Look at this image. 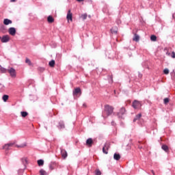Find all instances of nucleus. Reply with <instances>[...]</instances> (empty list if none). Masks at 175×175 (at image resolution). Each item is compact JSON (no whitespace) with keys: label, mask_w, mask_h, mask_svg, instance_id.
Masks as SVG:
<instances>
[{"label":"nucleus","mask_w":175,"mask_h":175,"mask_svg":"<svg viewBox=\"0 0 175 175\" xmlns=\"http://www.w3.org/2000/svg\"><path fill=\"white\" fill-rule=\"evenodd\" d=\"M167 54L168 55H170V53H167Z\"/></svg>","instance_id":"obj_40"},{"label":"nucleus","mask_w":175,"mask_h":175,"mask_svg":"<svg viewBox=\"0 0 175 175\" xmlns=\"http://www.w3.org/2000/svg\"><path fill=\"white\" fill-rule=\"evenodd\" d=\"M2 73H6V69L5 68H1V69Z\"/></svg>","instance_id":"obj_33"},{"label":"nucleus","mask_w":175,"mask_h":175,"mask_svg":"<svg viewBox=\"0 0 175 175\" xmlns=\"http://www.w3.org/2000/svg\"><path fill=\"white\" fill-rule=\"evenodd\" d=\"M111 33L117 34V32H118V28H117V27H112L111 29Z\"/></svg>","instance_id":"obj_16"},{"label":"nucleus","mask_w":175,"mask_h":175,"mask_svg":"<svg viewBox=\"0 0 175 175\" xmlns=\"http://www.w3.org/2000/svg\"><path fill=\"white\" fill-rule=\"evenodd\" d=\"M47 21L49 23V24H52V23L54 21V18L52 16H49L47 18Z\"/></svg>","instance_id":"obj_17"},{"label":"nucleus","mask_w":175,"mask_h":175,"mask_svg":"<svg viewBox=\"0 0 175 175\" xmlns=\"http://www.w3.org/2000/svg\"><path fill=\"white\" fill-rule=\"evenodd\" d=\"M37 163L38 166H43L44 165V161L42 159L38 160Z\"/></svg>","instance_id":"obj_20"},{"label":"nucleus","mask_w":175,"mask_h":175,"mask_svg":"<svg viewBox=\"0 0 175 175\" xmlns=\"http://www.w3.org/2000/svg\"><path fill=\"white\" fill-rule=\"evenodd\" d=\"M81 17L83 18V20H86L87 19V14H82Z\"/></svg>","instance_id":"obj_30"},{"label":"nucleus","mask_w":175,"mask_h":175,"mask_svg":"<svg viewBox=\"0 0 175 175\" xmlns=\"http://www.w3.org/2000/svg\"><path fill=\"white\" fill-rule=\"evenodd\" d=\"M113 111H114V108L113 107V106L109 105H106L105 106V113H106L107 116H111Z\"/></svg>","instance_id":"obj_2"},{"label":"nucleus","mask_w":175,"mask_h":175,"mask_svg":"<svg viewBox=\"0 0 175 175\" xmlns=\"http://www.w3.org/2000/svg\"><path fill=\"white\" fill-rule=\"evenodd\" d=\"M8 73H10L11 77H12L13 79H16V70L13 68H11L10 69L8 70Z\"/></svg>","instance_id":"obj_6"},{"label":"nucleus","mask_w":175,"mask_h":175,"mask_svg":"<svg viewBox=\"0 0 175 175\" xmlns=\"http://www.w3.org/2000/svg\"><path fill=\"white\" fill-rule=\"evenodd\" d=\"M21 161L23 165H27V163H28V159L27 157L22 158Z\"/></svg>","instance_id":"obj_22"},{"label":"nucleus","mask_w":175,"mask_h":175,"mask_svg":"<svg viewBox=\"0 0 175 175\" xmlns=\"http://www.w3.org/2000/svg\"><path fill=\"white\" fill-rule=\"evenodd\" d=\"M77 94H81V89L80 88H77L73 92V95H77Z\"/></svg>","instance_id":"obj_13"},{"label":"nucleus","mask_w":175,"mask_h":175,"mask_svg":"<svg viewBox=\"0 0 175 175\" xmlns=\"http://www.w3.org/2000/svg\"><path fill=\"white\" fill-rule=\"evenodd\" d=\"M49 167H50V169H51V170H53V169H54V167H53V165H51L49 166Z\"/></svg>","instance_id":"obj_35"},{"label":"nucleus","mask_w":175,"mask_h":175,"mask_svg":"<svg viewBox=\"0 0 175 175\" xmlns=\"http://www.w3.org/2000/svg\"><path fill=\"white\" fill-rule=\"evenodd\" d=\"M21 116L23 118H25V117H27V116H28V112H27V111H21Z\"/></svg>","instance_id":"obj_23"},{"label":"nucleus","mask_w":175,"mask_h":175,"mask_svg":"<svg viewBox=\"0 0 175 175\" xmlns=\"http://www.w3.org/2000/svg\"><path fill=\"white\" fill-rule=\"evenodd\" d=\"M153 175H155V174H153Z\"/></svg>","instance_id":"obj_41"},{"label":"nucleus","mask_w":175,"mask_h":175,"mask_svg":"<svg viewBox=\"0 0 175 175\" xmlns=\"http://www.w3.org/2000/svg\"><path fill=\"white\" fill-rule=\"evenodd\" d=\"M125 114H126V109L124 107L120 108V109L119 110V111L117 113L119 118H122L124 117V116H125Z\"/></svg>","instance_id":"obj_3"},{"label":"nucleus","mask_w":175,"mask_h":175,"mask_svg":"<svg viewBox=\"0 0 175 175\" xmlns=\"http://www.w3.org/2000/svg\"><path fill=\"white\" fill-rule=\"evenodd\" d=\"M109 148H110V143L107 142L105 144L103 148V152L104 154H109Z\"/></svg>","instance_id":"obj_5"},{"label":"nucleus","mask_w":175,"mask_h":175,"mask_svg":"<svg viewBox=\"0 0 175 175\" xmlns=\"http://www.w3.org/2000/svg\"><path fill=\"white\" fill-rule=\"evenodd\" d=\"M12 21H10V19L8 18H5L3 20V25H9V24H12Z\"/></svg>","instance_id":"obj_14"},{"label":"nucleus","mask_w":175,"mask_h":175,"mask_svg":"<svg viewBox=\"0 0 175 175\" xmlns=\"http://www.w3.org/2000/svg\"><path fill=\"white\" fill-rule=\"evenodd\" d=\"M16 147L17 148H24V147H27V144H23L21 145H18L16 144V141L13 142L8 143L7 144H5L3 147V150H10V147Z\"/></svg>","instance_id":"obj_1"},{"label":"nucleus","mask_w":175,"mask_h":175,"mask_svg":"<svg viewBox=\"0 0 175 175\" xmlns=\"http://www.w3.org/2000/svg\"><path fill=\"white\" fill-rule=\"evenodd\" d=\"M66 18L68 21H69V20L70 21H73V14H72L70 10L68 11Z\"/></svg>","instance_id":"obj_8"},{"label":"nucleus","mask_w":175,"mask_h":175,"mask_svg":"<svg viewBox=\"0 0 175 175\" xmlns=\"http://www.w3.org/2000/svg\"><path fill=\"white\" fill-rule=\"evenodd\" d=\"M61 154H62V158H64V159H66V158L68 157V152H66V150H65V149L61 150Z\"/></svg>","instance_id":"obj_11"},{"label":"nucleus","mask_w":175,"mask_h":175,"mask_svg":"<svg viewBox=\"0 0 175 175\" xmlns=\"http://www.w3.org/2000/svg\"><path fill=\"white\" fill-rule=\"evenodd\" d=\"M8 32H9L10 35H11L12 36H14L16 35V28L10 27L8 29Z\"/></svg>","instance_id":"obj_10"},{"label":"nucleus","mask_w":175,"mask_h":175,"mask_svg":"<svg viewBox=\"0 0 175 175\" xmlns=\"http://www.w3.org/2000/svg\"><path fill=\"white\" fill-rule=\"evenodd\" d=\"M12 2H16V0H11Z\"/></svg>","instance_id":"obj_37"},{"label":"nucleus","mask_w":175,"mask_h":175,"mask_svg":"<svg viewBox=\"0 0 175 175\" xmlns=\"http://www.w3.org/2000/svg\"><path fill=\"white\" fill-rule=\"evenodd\" d=\"M133 40H134V42H139V40H140V37L137 33H135Z\"/></svg>","instance_id":"obj_15"},{"label":"nucleus","mask_w":175,"mask_h":175,"mask_svg":"<svg viewBox=\"0 0 175 175\" xmlns=\"http://www.w3.org/2000/svg\"><path fill=\"white\" fill-rule=\"evenodd\" d=\"M2 99L4 102H7L8 100L9 99V96L8 95H3V97H2Z\"/></svg>","instance_id":"obj_24"},{"label":"nucleus","mask_w":175,"mask_h":175,"mask_svg":"<svg viewBox=\"0 0 175 175\" xmlns=\"http://www.w3.org/2000/svg\"><path fill=\"white\" fill-rule=\"evenodd\" d=\"M96 175H101L102 172H100V170H96L95 171Z\"/></svg>","instance_id":"obj_28"},{"label":"nucleus","mask_w":175,"mask_h":175,"mask_svg":"<svg viewBox=\"0 0 175 175\" xmlns=\"http://www.w3.org/2000/svg\"><path fill=\"white\" fill-rule=\"evenodd\" d=\"M92 144H94V140L92 138H88L86 140V146H88V147H92Z\"/></svg>","instance_id":"obj_9"},{"label":"nucleus","mask_w":175,"mask_h":175,"mask_svg":"<svg viewBox=\"0 0 175 175\" xmlns=\"http://www.w3.org/2000/svg\"><path fill=\"white\" fill-rule=\"evenodd\" d=\"M113 159H115V161H120L121 159V155L118 153H115L113 154Z\"/></svg>","instance_id":"obj_12"},{"label":"nucleus","mask_w":175,"mask_h":175,"mask_svg":"<svg viewBox=\"0 0 175 175\" xmlns=\"http://www.w3.org/2000/svg\"><path fill=\"white\" fill-rule=\"evenodd\" d=\"M132 107L133 109H140L142 107V103L137 100H135L132 103Z\"/></svg>","instance_id":"obj_4"},{"label":"nucleus","mask_w":175,"mask_h":175,"mask_svg":"<svg viewBox=\"0 0 175 175\" xmlns=\"http://www.w3.org/2000/svg\"><path fill=\"white\" fill-rule=\"evenodd\" d=\"M77 2H83L84 0H77Z\"/></svg>","instance_id":"obj_36"},{"label":"nucleus","mask_w":175,"mask_h":175,"mask_svg":"<svg viewBox=\"0 0 175 175\" xmlns=\"http://www.w3.org/2000/svg\"><path fill=\"white\" fill-rule=\"evenodd\" d=\"M171 57H172V58H175V53H174V51H173V52L172 53Z\"/></svg>","instance_id":"obj_34"},{"label":"nucleus","mask_w":175,"mask_h":175,"mask_svg":"<svg viewBox=\"0 0 175 175\" xmlns=\"http://www.w3.org/2000/svg\"><path fill=\"white\" fill-rule=\"evenodd\" d=\"M25 63L27 64L29 66H32V62H31L29 59L26 58Z\"/></svg>","instance_id":"obj_26"},{"label":"nucleus","mask_w":175,"mask_h":175,"mask_svg":"<svg viewBox=\"0 0 175 175\" xmlns=\"http://www.w3.org/2000/svg\"><path fill=\"white\" fill-rule=\"evenodd\" d=\"M59 126L60 128H65V125L64 124V123H59Z\"/></svg>","instance_id":"obj_32"},{"label":"nucleus","mask_w":175,"mask_h":175,"mask_svg":"<svg viewBox=\"0 0 175 175\" xmlns=\"http://www.w3.org/2000/svg\"><path fill=\"white\" fill-rule=\"evenodd\" d=\"M49 65L51 68H54V66H55V61L51 60V62H49Z\"/></svg>","instance_id":"obj_21"},{"label":"nucleus","mask_w":175,"mask_h":175,"mask_svg":"<svg viewBox=\"0 0 175 175\" xmlns=\"http://www.w3.org/2000/svg\"><path fill=\"white\" fill-rule=\"evenodd\" d=\"M141 118H142V113L137 114L135 116V118L133 119V122H136V121H137V120H140Z\"/></svg>","instance_id":"obj_19"},{"label":"nucleus","mask_w":175,"mask_h":175,"mask_svg":"<svg viewBox=\"0 0 175 175\" xmlns=\"http://www.w3.org/2000/svg\"><path fill=\"white\" fill-rule=\"evenodd\" d=\"M161 148L163 151H165V152H169V147L167 145H163Z\"/></svg>","instance_id":"obj_18"},{"label":"nucleus","mask_w":175,"mask_h":175,"mask_svg":"<svg viewBox=\"0 0 175 175\" xmlns=\"http://www.w3.org/2000/svg\"><path fill=\"white\" fill-rule=\"evenodd\" d=\"M163 102H164L165 105H167L168 103L170 102V100L168 98H164Z\"/></svg>","instance_id":"obj_27"},{"label":"nucleus","mask_w":175,"mask_h":175,"mask_svg":"<svg viewBox=\"0 0 175 175\" xmlns=\"http://www.w3.org/2000/svg\"><path fill=\"white\" fill-rule=\"evenodd\" d=\"M10 40V37L8 35H5L1 38V43H8Z\"/></svg>","instance_id":"obj_7"},{"label":"nucleus","mask_w":175,"mask_h":175,"mask_svg":"<svg viewBox=\"0 0 175 175\" xmlns=\"http://www.w3.org/2000/svg\"><path fill=\"white\" fill-rule=\"evenodd\" d=\"M150 40H152V42H157V36L152 35L150 36Z\"/></svg>","instance_id":"obj_25"},{"label":"nucleus","mask_w":175,"mask_h":175,"mask_svg":"<svg viewBox=\"0 0 175 175\" xmlns=\"http://www.w3.org/2000/svg\"><path fill=\"white\" fill-rule=\"evenodd\" d=\"M40 175H44V170H40Z\"/></svg>","instance_id":"obj_31"},{"label":"nucleus","mask_w":175,"mask_h":175,"mask_svg":"<svg viewBox=\"0 0 175 175\" xmlns=\"http://www.w3.org/2000/svg\"><path fill=\"white\" fill-rule=\"evenodd\" d=\"M0 40H2V38L0 36Z\"/></svg>","instance_id":"obj_39"},{"label":"nucleus","mask_w":175,"mask_h":175,"mask_svg":"<svg viewBox=\"0 0 175 175\" xmlns=\"http://www.w3.org/2000/svg\"><path fill=\"white\" fill-rule=\"evenodd\" d=\"M152 174H155V172H154V170H152Z\"/></svg>","instance_id":"obj_38"},{"label":"nucleus","mask_w":175,"mask_h":175,"mask_svg":"<svg viewBox=\"0 0 175 175\" xmlns=\"http://www.w3.org/2000/svg\"><path fill=\"white\" fill-rule=\"evenodd\" d=\"M164 75H167L169 73V69L165 68L163 70Z\"/></svg>","instance_id":"obj_29"}]
</instances>
